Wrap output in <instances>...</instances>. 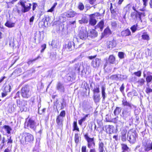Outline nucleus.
Returning <instances> with one entry per match:
<instances>
[{"instance_id":"1","label":"nucleus","mask_w":152,"mask_h":152,"mask_svg":"<svg viewBox=\"0 0 152 152\" xmlns=\"http://www.w3.org/2000/svg\"><path fill=\"white\" fill-rule=\"evenodd\" d=\"M122 103L124 107L122 110V115H121L124 119L127 120L130 117L131 110L136 109V107L131 103L124 100L122 101Z\"/></svg>"},{"instance_id":"2","label":"nucleus","mask_w":152,"mask_h":152,"mask_svg":"<svg viewBox=\"0 0 152 152\" xmlns=\"http://www.w3.org/2000/svg\"><path fill=\"white\" fill-rule=\"evenodd\" d=\"M26 128L31 129L37 133L40 134L42 132V128L39 126V123L37 122L32 118L26 119V121L25 124Z\"/></svg>"},{"instance_id":"3","label":"nucleus","mask_w":152,"mask_h":152,"mask_svg":"<svg viewBox=\"0 0 152 152\" xmlns=\"http://www.w3.org/2000/svg\"><path fill=\"white\" fill-rule=\"evenodd\" d=\"M22 136L20 140L21 143L23 145L29 144L33 142L34 138L33 135L28 133H25Z\"/></svg>"},{"instance_id":"4","label":"nucleus","mask_w":152,"mask_h":152,"mask_svg":"<svg viewBox=\"0 0 152 152\" xmlns=\"http://www.w3.org/2000/svg\"><path fill=\"white\" fill-rule=\"evenodd\" d=\"M137 135L136 131L134 129H131L128 132L127 135V140L131 143H134L136 141Z\"/></svg>"},{"instance_id":"5","label":"nucleus","mask_w":152,"mask_h":152,"mask_svg":"<svg viewBox=\"0 0 152 152\" xmlns=\"http://www.w3.org/2000/svg\"><path fill=\"white\" fill-rule=\"evenodd\" d=\"M142 144V150L143 152H147L152 150V141L149 142L146 140H143Z\"/></svg>"},{"instance_id":"6","label":"nucleus","mask_w":152,"mask_h":152,"mask_svg":"<svg viewBox=\"0 0 152 152\" xmlns=\"http://www.w3.org/2000/svg\"><path fill=\"white\" fill-rule=\"evenodd\" d=\"M22 96L24 98H27L31 95V93L28 86H26L22 87L21 89Z\"/></svg>"},{"instance_id":"7","label":"nucleus","mask_w":152,"mask_h":152,"mask_svg":"<svg viewBox=\"0 0 152 152\" xmlns=\"http://www.w3.org/2000/svg\"><path fill=\"white\" fill-rule=\"evenodd\" d=\"M84 137L87 140L88 143V147L89 148H93L95 146V143L94 141V138H91L89 137L87 134L84 135Z\"/></svg>"},{"instance_id":"8","label":"nucleus","mask_w":152,"mask_h":152,"mask_svg":"<svg viewBox=\"0 0 152 152\" xmlns=\"http://www.w3.org/2000/svg\"><path fill=\"white\" fill-rule=\"evenodd\" d=\"M20 5L22 8L21 11L22 13H25L29 11L31 9V4H28V5H26L24 2H20Z\"/></svg>"},{"instance_id":"9","label":"nucleus","mask_w":152,"mask_h":152,"mask_svg":"<svg viewBox=\"0 0 152 152\" xmlns=\"http://www.w3.org/2000/svg\"><path fill=\"white\" fill-rule=\"evenodd\" d=\"M88 35V33L86 30H80L79 34V36L80 39L84 40L87 38Z\"/></svg>"},{"instance_id":"10","label":"nucleus","mask_w":152,"mask_h":152,"mask_svg":"<svg viewBox=\"0 0 152 152\" xmlns=\"http://www.w3.org/2000/svg\"><path fill=\"white\" fill-rule=\"evenodd\" d=\"M101 64V59L96 58L93 60L91 63V65L94 68H97L99 67Z\"/></svg>"},{"instance_id":"11","label":"nucleus","mask_w":152,"mask_h":152,"mask_svg":"<svg viewBox=\"0 0 152 152\" xmlns=\"http://www.w3.org/2000/svg\"><path fill=\"white\" fill-rule=\"evenodd\" d=\"M77 13L74 11L69 10L64 13V15L67 18H72L76 16Z\"/></svg>"},{"instance_id":"12","label":"nucleus","mask_w":152,"mask_h":152,"mask_svg":"<svg viewBox=\"0 0 152 152\" xmlns=\"http://www.w3.org/2000/svg\"><path fill=\"white\" fill-rule=\"evenodd\" d=\"M56 88L57 90L61 92H64L65 91V86L64 84L58 82L57 83Z\"/></svg>"},{"instance_id":"13","label":"nucleus","mask_w":152,"mask_h":152,"mask_svg":"<svg viewBox=\"0 0 152 152\" xmlns=\"http://www.w3.org/2000/svg\"><path fill=\"white\" fill-rule=\"evenodd\" d=\"M105 127L107 131H108L110 134L116 133L117 132V129L115 130L114 127L113 125L106 126Z\"/></svg>"},{"instance_id":"14","label":"nucleus","mask_w":152,"mask_h":152,"mask_svg":"<svg viewBox=\"0 0 152 152\" xmlns=\"http://www.w3.org/2000/svg\"><path fill=\"white\" fill-rule=\"evenodd\" d=\"M126 133L127 130L125 129H123L121 132L120 137L121 140L123 142L126 141L127 139Z\"/></svg>"},{"instance_id":"15","label":"nucleus","mask_w":152,"mask_h":152,"mask_svg":"<svg viewBox=\"0 0 152 152\" xmlns=\"http://www.w3.org/2000/svg\"><path fill=\"white\" fill-rule=\"evenodd\" d=\"M63 121V118H62L57 117L56 120V123L60 129L62 127Z\"/></svg>"},{"instance_id":"16","label":"nucleus","mask_w":152,"mask_h":152,"mask_svg":"<svg viewBox=\"0 0 152 152\" xmlns=\"http://www.w3.org/2000/svg\"><path fill=\"white\" fill-rule=\"evenodd\" d=\"M88 34L89 37L92 38H94L97 36L98 33L95 30L92 29L90 30Z\"/></svg>"},{"instance_id":"17","label":"nucleus","mask_w":152,"mask_h":152,"mask_svg":"<svg viewBox=\"0 0 152 152\" xmlns=\"http://www.w3.org/2000/svg\"><path fill=\"white\" fill-rule=\"evenodd\" d=\"M107 48L111 50L112 48L115 47L116 45V43L115 40H113L107 42Z\"/></svg>"},{"instance_id":"18","label":"nucleus","mask_w":152,"mask_h":152,"mask_svg":"<svg viewBox=\"0 0 152 152\" xmlns=\"http://www.w3.org/2000/svg\"><path fill=\"white\" fill-rule=\"evenodd\" d=\"M147 75L146 78V80L147 83V85H148L149 83H150L152 80V73L148 72L147 73Z\"/></svg>"},{"instance_id":"19","label":"nucleus","mask_w":152,"mask_h":152,"mask_svg":"<svg viewBox=\"0 0 152 152\" xmlns=\"http://www.w3.org/2000/svg\"><path fill=\"white\" fill-rule=\"evenodd\" d=\"M112 122L114 123H117L119 124L120 123H124V122L121 120V118H119L118 116L115 118H113L111 120Z\"/></svg>"},{"instance_id":"20","label":"nucleus","mask_w":152,"mask_h":152,"mask_svg":"<svg viewBox=\"0 0 152 152\" xmlns=\"http://www.w3.org/2000/svg\"><path fill=\"white\" fill-rule=\"evenodd\" d=\"M131 16L132 18L134 20L137 19L138 18L140 19L141 18L140 15L135 12H132L131 14Z\"/></svg>"},{"instance_id":"21","label":"nucleus","mask_w":152,"mask_h":152,"mask_svg":"<svg viewBox=\"0 0 152 152\" xmlns=\"http://www.w3.org/2000/svg\"><path fill=\"white\" fill-rule=\"evenodd\" d=\"M122 152H129L130 151V148L126 145L124 144H121Z\"/></svg>"},{"instance_id":"22","label":"nucleus","mask_w":152,"mask_h":152,"mask_svg":"<svg viewBox=\"0 0 152 152\" xmlns=\"http://www.w3.org/2000/svg\"><path fill=\"white\" fill-rule=\"evenodd\" d=\"M131 32L129 29L123 31L121 32V35L123 37L129 36L131 35Z\"/></svg>"},{"instance_id":"23","label":"nucleus","mask_w":152,"mask_h":152,"mask_svg":"<svg viewBox=\"0 0 152 152\" xmlns=\"http://www.w3.org/2000/svg\"><path fill=\"white\" fill-rule=\"evenodd\" d=\"M88 19L85 16L83 15L81 19L79 20V23L80 24L87 23Z\"/></svg>"},{"instance_id":"24","label":"nucleus","mask_w":152,"mask_h":152,"mask_svg":"<svg viewBox=\"0 0 152 152\" xmlns=\"http://www.w3.org/2000/svg\"><path fill=\"white\" fill-rule=\"evenodd\" d=\"M102 89V101H104L106 98V93L105 92V90L106 88L104 86H102L101 87Z\"/></svg>"},{"instance_id":"25","label":"nucleus","mask_w":152,"mask_h":152,"mask_svg":"<svg viewBox=\"0 0 152 152\" xmlns=\"http://www.w3.org/2000/svg\"><path fill=\"white\" fill-rule=\"evenodd\" d=\"M74 43L73 42H69L67 45V49L69 51H71L75 48Z\"/></svg>"},{"instance_id":"26","label":"nucleus","mask_w":152,"mask_h":152,"mask_svg":"<svg viewBox=\"0 0 152 152\" xmlns=\"http://www.w3.org/2000/svg\"><path fill=\"white\" fill-rule=\"evenodd\" d=\"M93 99L95 103L99 102L100 99V95L99 94H94Z\"/></svg>"},{"instance_id":"27","label":"nucleus","mask_w":152,"mask_h":152,"mask_svg":"<svg viewBox=\"0 0 152 152\" xmlns=\"http://www.w3.org/2000/svg\"><path fill=\"white\" fill-rule=\"evenodd\" d=\"M90 17L89 24L92 26L95 25L96 24L97 22L96 19L91 16H90Z\"/></svg>"},{"instance_id":"28","label":"nucleus","mask_w":152,"mask_h":152,"mask_svg":"<svg viewBox=\"0 0 152 152\" xmlns=\"http://www.w3.org/2000/svg\"><path fill=\"white\" fill-rule=\"evenodd\" d=\"M21 72V69L20 68H18L15 69L12 73V75L16 76L20 75L19 74Z\"/></svg>"},{"instance_id":"29","label":"nucleus","mask_w":152,"mask_h":152,"mask_svg":"<svg viewBox=\"0 0 152 152\" xmlns=\"http://www.w3.org/2000/svg\"><path fill=\"white\" fill-rule=\"evenodd\" d=\"M17 104L18 106H19L20 108H21L20 110H21V108L22 107L23 110H22V111H26V108L24 106H23L22 107L21 105L22 102L20 100H17Z\"/></svg>"},{"instance_id":"30","label":"nucleus","mask_w":152,"mask_h":152,"mask_svg":"<svg viewBox=\"0 0 152 152\" xmlns=\"http://www.w3.org/2000/svg\"><path fill=\"white\" fill-rule=\"evenodd\" d=\"M3 128L4 129L5 131H6L8 134H10V131L12 130V129L8 125H4L3 126Z\"/></svg>"},{"instance_id":"31","label":"nucleus","mask_w":152,"mask_h":152,"mask_svg":"<svg viewBox=\"0 0 152 152\" xmlns=\"http://www.w3.org/2000/svg\"><path fill=\"white\" fill-rule=\"evenodd\" d=\"M90 16H91L95 18L96 17L97 18L101 19L102 17V15L99 12H96L90 15Z\"/></svg>"},{"instance_id":"32","label":"nucleus","mask_w":152,"mask_h":152,"mask_svg":"<svg viewBox=\"0 0 152 152\" xmlns=\"http://www.w3.org/2000/svg\"><path fill=\"white\" fill-rule=\"evenodd\" d=\"M51 45L52 47L54 48H57L59 46V44L58 40H53Z\"/></svg>"},{"instance_id":"33","label":"nucleus","mask_w":152,"mask_h":152,"mask_svg":"<svg viewBox=\"0 0 152 152\" xmlns=\"http://www.w3.org/2000/svg\"><path fill=\"white\" fill-rule=\"evenodd\" d=\"M88 114L85 115L81 119L79 120L78 123L80 125H82L83 122L86 121V118L88 117Z\"/></svg>"},{"instance_id":"34","label":"nucleus","mask_w":152,"mask_h":152,"mask_svg":"<svg viewBox=\"0 0 152 152\" xmlns=\"http://www.w3.org/2000/svg\"><path fill=\"white\" fill-rule=\"evenodd\" d=\"M73 131L76 130L78 132H79V129L78 126H77V122L76 121H74L73 124Z\"/></svg>"},{"instance_id":"35","label":"nucleus","mask_w":152,"mask_h":152,"mask_svg":"<svg viewBox=\"0 0 152 152\" xmlns=\"http://www.w3.org/2000/svg\"><path fill=\"white\" fill-rule=\"evenodd\" d=\"M121 108L120 107H116L114 111V113L115 115H118L121 111Z\"/></svg>"},{"instance_id":"36","label":"nucleus","mask_w":152,"mask_h":152,"mask_svg":"<svg viewBox=\"0 0 152 152\" xmlns=\"http://www.w3.org/2000/svg\"><path fill=\"white\" fill-rule=\"evenodd\" d=\"M15 23L10 21H7L5 24V25L9 28H11L14 26Z\"/></svg>"},{"instance_id":"37","label":"nucleus","mask_w":152,"mask_h":152,"mask_svg":"<svg viewBox=\"0 0 152 152\" xmlns=\"http://www.w3.org/2000/svg\"><path fill=\"white\" fill-rule=\"evenodd\" d=\"M142 39L144 40H148L149 39V36L146 33H144L142 35Z\"/></svg>"},{"instance_id":"38","label":"nucleus","mask_w":152,"mask_h":152,"mask_svg":"<svg viewBox=\"0 0 152 152\" xmlns=\"http://www.w3.org/2000/svg\"><path fill=\"white\" fill-rule=\"evenodd\" d=\"M104 25V22L103 20H101L99 23L96 25L97 27H99L101 30L103 29Z\"/></svg>"},{"instance_id":"39","label":"nucleus","mask_w":152,"mask_h":152,"mask_svg":"<svg viewBox=\"0 0 152 152\" xmlns=\"http://www.w3.org/2000/svg\"><path fill=\"white\" fill-rule=\"evenodd\" d=\"M108 61L109 62L112 64H113L115 61V58L113 55L110 56L109 58Z\"/></svg>"},{"instance_id":"40","label":"nucleus","mask_w":152,"mask_h":152,"mask_svg":"<svg viewBox=\"0 0 152 152\" xmlns=\"http://www.w3.org/2000/svg\"><path fill=\"white\" fill-rule=\"evenodd\" d=\"M132 5L130 4H129L124 8V10L126 12H129L131 10Z\"/></svg>"},{"instance_id":"41","label":"nucleus","mask_w":152,"mask_h":152,"mask_svg":"<svg viewBox=\"0 0 152 152\" xmlns=\"http://www.w3.org/2000/svg\"><path fill=\"white\" fill-rule=\"evenodd\" d=\"M118 77L119 80H122L126 79L127 78V76L126 75L118 74Z\"/></svg>"},{"instance_id":"42","label":"nucleus","mask_w":152,"mask_h":152,"mask_svg":"<svg viewBox=\"0 0 152 152\" xmlns=\"http://www.w3.org/2000/svg\"><path fill=\"white\" fill-rule=\"evenodd\" d=\"M145 82V80L143 78H140L137 81V83L140 86H142L144 84Z\"/></svg>"},{"instance_id":"43","label":"nucleus","mask_w":152,"mask_h":152,"mask_svg":"<svg viewBox=\"0 0 152 152\" xmlns=\"http://www.w3.org/2000/svg\"><path fill=\"white\" fill-rule=\"evenodd\" d=\"M11 87L10 85L6 86L4 88V91L7 92H10L11 91Z\"/></svg>"},{"instance_id":"44","label":"nucleus","mask_w":152,"mask_h":152,"mask_svg":"<svg viewBox=\"0 0 152 152\" xmlns=\"http://www.w3.org/2000/svg\"><path fill=\"white\" fill-rule=\"evenodd\" d=\"M75 141L76 144H78L79 141V135L77 133L75 134Z\"/></svg>"},{"instance_id":"45","label":"nucleus","mask_w":152,"mask_h":152,"mask_svg":"<svg viewBox=\"0 0 152 152\" xmlns=\"http://www.w3.org/2000/svg\"><path fill=\"white\" fill-rule=\"evenodd\" d=\"M111 25L112 28L113 29L116 28L117 26V23L116 21L113 20L111 22Z\"/></svg>"},{"instance_id":"46","label":"nucleus","mask_w":152,"mask_h":152,"mask_svg":"<svg viewBox=\"0 0 152 152\" xmlns=\"http://www.w3.org/2000/svg\"><path fill=\"white\" fill-rule=\"evenodd\" d=\"M110 79L113 80H119L118 75H113L110 77Z\"/></svg>"},{"instance_id":"47","label":"nucleus","mask_w":152,"mask_h":152,"mask_svg":"<svg viewBox=\"0 0 152 152\" xmlns=\"http://www.w3.org/2000/svg\"><path fill=\"white\" fill-rule=\"evenodd\" d=\"M93 91L94 94H95V93H98L100 92L99 88L98 85L96 86L94 88Z\"/></svg>"},{"instance_id":"48","label":"nucleus","mask_w":152,"mask_h":152,"mask_svg":"<svg viewBox=\"0 0 152 152\" xmlns=\"http://www.w3.org/2000/svg\"><path fill=\"white\" fill-rule=\"evenodd\" d=\"M34 39L35 41L37 38H38L40 36V31H37L34 34Z\"/></svg>"},{"instance_id":"49","label":"nucleus","mask_w":152,"mask_h":152,"mask_svg":"<svg viewBox=\"0 0 152 152\" xmlns=\"http://www.w3.org/2000/svg\"><path fill=\"white\" fill-rule=\"evenodd\" d=\"M138 26L137 24H136L133 25L131 28V29L132 32H134L137 30V28Z\"/></svg>"},{"instance_id":"50","label":"nucleus","mask_w":152,"mask_h":152,"mask_svg":"<svg viewBox=\"0 0 152 152\" xmlns=\"http://www.w3.org/2000/svg\"><path fill=\"white\" fill-rule=\"evenodd\" d=\"M40 58L39 56H38L36 58L33 59H30L27 62V63L28 65L31 64H32L33 62H34L35 61L38 59L39 58Z\"/></svg>"},{"instance_id":"51","label":"nucleus","mask_w":152,"mask_h":152,"mask_svg":"<svg viewBox=\"0 0 152 152\" xmlns=\"http://www.w3.org/2000/svg\"><path fill=\"white\" fill-rule=\"evenodd\" d=\"M84 6L83 4L82 3H80L78 4V8L80 11L83 10L84 9Z\"/></svg>"},{"instance_id":"52","label":"nucleus","mask_w":152,"mask_h":152,"mask_svg":"<svg viewBox=\"0 0 152 152\" xmlns=\"http://www.w3.org/2000/svg\"><path fill=\"white\" fill-rule=\"evenodd\" d=\"M57 4V3L56 2H55L53 6L48 10V12H53L54 11V9L55 8Z\"/></svg>"},{"instance_id":"53","label":"nucleus","mask_w":152,"mask_h":152,"mask_svg":"<svg viewBox=\"0 0 152 152\" xmlns=\"http://www.w3.org/2000/svg\"><path fill=\"white\" fill-rule=\"evenodd\" d=\"M118 55L119 57L121 59H123L124 58V53L123 52H119Z\"/></svg>"},{"instance_id":"54","label":"nucleus","mask_w":152,"mask_h":152,"mask_svg":"<svg viewBox=\"0 0 152 152\" xmlns=\"http://www.w3.org/2000/svg\"><path fill=\"white\" fill-rule=\"evenodd\" d=\"M65 112L64 110H62L60 113V115L58 116V117H60V118H63L65 116Z\"/></svg>"},{"instance_id":"55","label":"nucleus","mask_w":152,"mask_h":152,"mask_svg":"<svg viewBox=\"0 0 152 152\" xmlns=\"http://www.w3.org/2000/svg\"><path fill=\"white\" fill-rule=\"evenodd\" d=\"M56 56L55 53L53 52H51L50 53V58L53 61L55 59Z\"/></svg>"},{"instance_id":"56","label":"nucleus","mask_w":152,"mask_h":152,"mask_svg":"<svg viewBox=\"0 0 152 152\" xmlns=\"http://www.w3.org/2000/svg\"><path fill=\"white\" fill-rule=\"evenodd\" d=\"M142 72L140 70H139L137 72H135L134 73V75L138 77H140L141 75Z\"/></svg>"},{"instance_id":"57","label":"nucleus","mask_w":152,"mask_h":152,"mask_svg":"<svg viewBox=\"0 0 152 152\" xmlns=\"http://www.w3.org/2000/svg\"><path fill=\"white\" fill-rule=\"evenodd\" d=\"M80 64L79 63L76 64L75 66V69L79 72L80 70Z\"/></svg>"},{"instance_id":"58","label":"nucleus","mask_w":152,"mask_h":152,"mask_svg":"<svg viewBox=\"0 0 152 152\" xmlns=\"http://www.w3.org/2000/svg\"><path fill=\"white\" fill-rule=\"evenodd\" d=\"M104 147V144L102 142H99V143L98 150L101 149L103 148Z\"/></svg>"},{"instance_id":"59","label":"nucleus","mask_w":152,"mask_h":152,"mask_svg":"<svg viewBox=\"0 0 152 152\" xmlns=\"http://www.w3.org/2000/svg\"><path fill=\"white\" fill-rule=\"evenodd\" d=\"M146 93L148 94L152 92V89L149 87H147L146 89Z\"/></svg>"},{"instance_id":"60","label":"nucleus","mask_w":152,"mask_h":152,"mask_svg":"<svg viewBox=\"0 0 152 152\" xmlns=\"http://www.w3.org/2000/svg\"><path fill=\"white\" fill-rule=\"evenodd\" d=\"M69 23L71 25H72V26L73 28H75L76 27V21L75 20H74V21H70L69 22Z\"/></svg>"},{"instance_id":"61","label":"nucleus","mask_w":152,"mask_h":152,"mask_svg":"<svg viewBox=\"0 0 152 152\" xmlns=\"http://www.w3.org/2000/svg\"><path fill=\"white\" fill-rule=\"evenodd\" d=\"M46 44H43L41 46L42 50H41V53L43 52L44 50L46 48Z\"/></svg>"},{"instance_id":"62","label":"nucleus","mask_w":152,"mask_h":152,"mask_svg":"<svg viewBox=\"0 0 152 152\" xmlns=\"http://www.w3.org/2000/svg\"><path fill=\"white\" fill-rule=\"evenodd\" d=\"M32 10L33 11H34L36 7L38 6L37 4L36 3H33L32 4Z\"/></svg>"},{"instance_id":"63","label":"nucleus","mask_w":152,"mask_h":152,"mask_svg":"<svg viewBox=\"0 0 152 152\" xmlns=\"http://www.w3.org/2000/svg\"><path fill=\"white\" fill-rule=\"evenodd\" d=\"M88 72H87V71H85L84 69H83L81 71V75H88Z\"/></svg>"},{"instance_id":"64","label":"nucleus","mask_w":152,"mask_h":152,"mask_svg":"<svg viewBox=\"0 0 152 152\" xmlns=\"http://www.w3.org/2000/svg\"><path fill=\"white\" fill-rule=\"evenodd\" d=\"M148 120L149 122L152 124V114L148 116Z\"/></svg>"}]
</instances>
